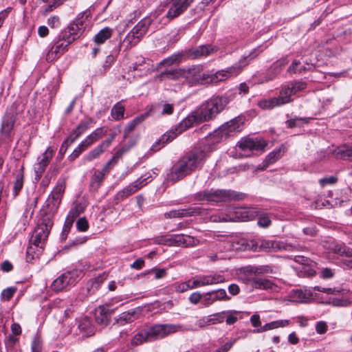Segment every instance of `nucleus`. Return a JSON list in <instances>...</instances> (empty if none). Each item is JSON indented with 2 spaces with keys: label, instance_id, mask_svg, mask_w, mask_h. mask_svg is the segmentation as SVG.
Segmentation results:
<instances>
[{
  "label": "nucleus",
  "instance_id": "nucleus-2",
  "mask_svg": "<svg viewBox=\"0 0 352 352\" xmlns=\"http://www.w3.org/2000/svg\"><path fill=\"white\" fill-rule=\"evenodd\" d=\"M159 78L162 80L184 79L191 86L204 85L208 84V73L204 72L202 65H193L188 67L166 70L160 74Z\"/></svg>",
  "mask_w": 352,
  "mask_h": 352
},
{
  "label": "nucleus",
  "instance_id": "nucleus-1",
  "mask_svg": "<svg viewBox=\"0 0 352 352\" xmlns=\"http://www.w3.org/2000/svg\"><path fill=\"white\" fill-rule=\"evenodd\" d=\"M205 157V153L199 149L187 153L173 166L166 175V180L175 183L183 179L195 170Z\"/></svg>",
  "mask_w": 352,
  "mask_h": 352
},
{
  "label": "nucleus",
  "instance_id": "nucleus-11",
  "mask_svg": "<svg viewBox=\"0 0 352 352\" xmlns=\"http://www.w3.org/2000/svg\"><path fill=\"white\" fill-rule=\"evenodd\" d=\"M290 89L287 85L282 87L278 97L270 99L262 100L258 102V105L263 109H272L274 107L287 104L292 101Z\"/></svg>",
  "mask_w": 352,
  "mask_h": 352
},
{
  "label": "nucleus",
  "instance_id": "nucleus-5",
  "mask_svg": "<svg viewBox=\"0 0 352 352\" xmlns=\"http://www.w3.org/2000/svg\"><path fill=\"white\" fill-rule=\"evenodd\" d=\"M245 195L230 190H210L198 192L196 199L207 201H229L232 200H243Z\"/></svg>",
  "mask_w": 352,
  "mask_h": 352
},
{
  "label": "nucleus",
  "instance_id": "nucleus-21",
  "mask_svg": "<svg viewBox=\"0 0 352 352\" xmlns=\"http://www.w3.org/2000/svg\"><path fill=\"white\" fill-rule=\"evenodd\" d=\"M113 310L107 309L104 306H100L96 309L95 317L98 323L107 325L110 322V317Z\"/></svg>",
  "mask_w": 352,
  "mask_h": 352
},
{
  "label": "nucleus",
  "instance_id": "nucleus-8",
  "mask_svg": "<svg viewBox=\"0 0 352 352\" xmlns=\"http://www.w3.org/2000/svg\"><path fill=\"white\" fill-rule=\"evenodd\" d=\"M246 58L241 60L238 64L230 67L226 69H221L215 74H210L208 73V84H217L219 82L224 81L229 78L236 76L240 73L242 68L245 67L248 63L245 62Z\"/></svg>",
  "mask_w": 352,
  "mask_h": 352
},
{
  "label": "nucleus",
  "instance_id": "nucleus-20",
  "mask_svg": "<svg viewBox=\"0 0 352 352\" xmlns=\"http://www.w3.org/2000/svg\"><path fill=\"white\" fill-rule=\"evenodd\" d=\"M111 144V140H106L100 145L91 150L87 155L83 157L85 162H91L98 158Z\"/></svg>",
  "mask_w": 352,
  "mask_h": 352
},
{
  "label": "nucleus",
  "instance_id": "nucleus-55",
  "mask_svg": "<svg viewBox=\"0 0 352 352\" xmlns=\"http://www.w3.org/2000/svg\"><path fill=\"white\" fill-rule=\"evenodd\" d=\"M295 261L303 265H307L311 267H312L315 264V263L311 261L309 258L302 256H296L295 257Z\"/></svg>",
  "mask_w": 352,
  "mask_h": 352
},
{
  "label": "nucleus",
  "instance_id": "nucleus-7",
  "mask_svg": "<svg viewBox=\"0 0 352 352\" xmlns=\"http://www.w3.org/2000/svg\"><path fill=\"white\" fill-rule=\"evenodd\" d=\"M199 122H198V120L197 119V116H195V111H193L190 115H189L180 122L178 127L179 129H176L175 130L176 131H178L177 133H176L175 131H170L165 133L161 137V138L157 142H156L152 146L151 150L155 152L160 150L161 147L164 146V144L175 139L179 133H181L183 131L189 129L195 123Z\"/></svg>",
  "mask_w": 352,
  "mask_h": 352
},
{
  "label": "nucleus",
  "instance_id": "nucleus-45",
  "mask_svg": "<svg viewBox=\"0 0 352 352\" xmlns=\"http://www.w3.org/2000/svg\"><path fill=\"white\" fill-rule=\"evenodd\" d=\"M135 319L134 313L124 312L117 320V322L120 325H124L126 323L131 322Z\"/></svg>",
  "mask_w": 352,
  "mask_h": 352
},
{
  "label": "nucleus",
  "instance_id": "nucleus-49",
  "mask_svg": "<svg viewBox=\"0 0 352 352\" xmlns=\"http://www.w3.org/2000/svg\"><path fill=\"white\" fill-rule=\"evenodd\" d=\"M105 175L106 173H104V172H103L102 170L95 172L91 179V185H96V187L98 188L102 182L103 181Z\"/></svg>",
  "mask_w": 352,
  "mask_h": 352
},
{
  "label": "nucleus",
  "instance_id": "nucleus-62",
  "mask_svg": "<svg viewBox=\"0 0 352 352\" xmlns=\"http://www.w3.org/2000/svg\"><path fill=\"white\" fill-rule=\"evenodd\" d=\"M19 339L14 336V335H9L6 338L5 344L10 347L14 346V345L18 342Z\"/></svg>",
  "mask_w": 352,
  "mask_h": 352
},
{
  "label": "nucleus",
  "instance_id": "nucleus-6",
  "mask_svg": "<svg viewBox=\"0 0 352 352\" xmlns=\"http://www.w3.org/2000/svg\"><path fill=\"white\" fill-rule=\"evenodd\" d=\"M53 226L52 221L49 215H45L41 220L34 229L30 242L38 248V252H42L44 248L50 230Z\"/></svg>",
  "mask_w": 352,
  "mask_h": 352
},
{
  "label": "nucleus",
  "instance_id": "nucleus-31",
  "mask_svg": "<svg viewBox=\"0 0 352 352\" xmlns=\"http://www.w3.org/2000/svg\"><path fill=\"white\" fill-rule=\"evenodd\" d=\"M184 10H186L185 6H183L179 1H178L173 3V5L170 7L166 16L168 18L172 19L178 16Z\"/></svg>",
  "mask_w": 352,
  "mask_h": 352
},
{
  "label": "nucleus",
  "instance_id": "nucleus-25",
  "mask_svg": "<svg viewBox=\"0 0 352 352\" xmlns=\"http://www.w3.org/2000/svg\"><path fill=\"white\" fill-rule=\"evenodd\" d=\"M287 62L284 59L278 60L275 62L267 71V78L265 80L267 82L274 78L278 74L280 73L283 67L286 65Z\"/></svg>",
  "mask_w": 352,
  "mask_h": 352
},
{
  "label": "nucleus",
  "instance_id": "nucleus-51",
  "mask_svg": "<svg viewBox=\"0 0 352 352\" xmlns=\"http://www.w3.org/2000/svg\"><path fill=\"white\" fill-rule=\"evenodd\" d=\"M16 291V288L14 287H8L2 291L1 297L2 300H10Z\"/></svg>",
  "mask_w": 352,
  "mask_h": 352
},
{
  "label": "nucleus",
  "instance_id": "nucleus-59",
  "mask_svg": "<svg viewBox=\"0 0 352 352\" xmlns=\"http://www.w3.org/2000/svg\"><path fill=\"white\" fill-rule=\"evenodd\" d=\"M314 290L327 293L328 294H338L340 292L339 290H338L335 288H326V287H322L320 286H316V287H314Z\"/></svg>",
  "mask_w": 352,
  "mask_h": 352
},
{
  "label": "nucleus",
  "instance_id": "nucleus-33",
  "mask_svg": "<svg viewBox=\"0 0 352 352\" xmlns=\"http://www.w3.org/2000/svg\"><path fill=\"white\" fill-rule=\"evenodd\" d=\"M183 56H184V54L182 52L178 53L176 54H173V55L164 59L160 63V64L165 65V66H168V67L173 65H178L179 63H180L182 61Z\"/></svg>",
  "mask_w": 352,
  "mask_h": 352
},
{
  "label": "nucleus",
  "instance_id": "nucleus-50",
  "mask_svg": "<svg viewBox=\"0 0 352 352\" xmlns=\"http://www.w3.org/2000/svg\"><path fill=\"white\" fill-rule=\"evenodd\" d=\"M61 54V52L58 49L56 50V47L53 46L47 53L45 59L47 62H52L59 57Z\"/></svg>",
  "mask_w": 352,
  "mask_h": 352
},
{
  "label": "nucleus",
  "instance_id": "nucleus-17",
  "mask_svg": "<svg viewBox=\"0 0 352 352\" xmlns=\"http://www.w3.org/2000/svg\"><path fill=\"white\" fill-rule=\"evenodd\" d=\"M201 208L199 207L173 210L164 213L166 219L182 218L200 214Z\"/></svg>",
  "mask_w": 352,
  "mask_h": 352
},
{
  "label": "nucleus",
  "instance_id": "nucleus-40",
  "mask_svg": "<svg viewBox=\"0 0 352 352\" xmlns=\"http://www.w3.org/2000/svg\"><path fill=\"white\" fill-rule=\"evenodd\" d=\"M337 157L352 160V146L340 148L336 153Z\"/></svg>",
  "mask_w": 352,
  "mask_h": 352
},
{
  "label": "nucleus",
  "instance_id": "nucleus-54",
  "mask_svg": "<svg viewBox=\"0 0 352 352\" xmlns=\"http://www.w3.org/2000/svg\"><path fill=\"white\" fill-rule=\"evenodd\" d=\"M84 210V206L81 204H76L75 206L71 209L69 212L70 217L72 218H76L81 212Z\"/></svg>",
  "mask_w": 352,
  "mask_h": 352
},
{
  "label": "nucleus",
  "instance_id": "nucleus-29",
  "mask_svg": "<svg viewBox=\"0 0 352 352\" xmlns=\"http://www.w3.org/2000/svg\"><path fill=\"white\" fill-rule=\"evenodd\" d=\"M290 321L288 320H278L265 324L257 330V332H264L272 329H275L279 327H284L289 325Z\"/></svg>",
  "mask_w": 352,
  "mask_h": 352
},
{
  "label": "nucleus",
  "instance_id": "nucleus-39",
  "mask_svg": "<svg viewBox=\"0 0 352 352\" xmlns=\"http://www.w3.org/2000/svg\"><path fill=\"white\" fill-rule=\"evenodd\" d=\"M90 145L88 144L87 142L85 140L82 141L78 146L73 151V153L69 156V160L72 162L74 161L80 154L84 151Z\"/></svg>",
  "mask_w": 352,
  "mask_h": 352
},
{
  "label": "nucleus",
  "instance_id": "nucleus-23",
  "mask_svg": "<svg viewBox=\"0 0 352 352\" xmlns=\"http://www.w3.org/2000/svg\"><path fill=\"white\" fill-rule=\"evenodd\" d=\"M72 281V279L69 273L63 274L53 281L51 287L53 290L59 292L71 284Z\"/></svg>",
  "mask_w": 352,
  "mask_h": 352
},
{
  "label": "nucleus",
  "instance_id": "nucleus-3",
  "mask_svg": "<svg viewBox=\"0 0 352 352\" xmlns=\"http://www.w3.org/2000/svg\"><path fill=\"white\" fill-rule=\"evenodd\" d=\"M238 244L240 245L238 248L243 251L251 250L253 252H270L272 250H286L290 252L296 249V246L289 243H286L283 241L265 239L248 241L242 239L239 241Z\"/></svg>",
  "mask_w": 352,
  "mask_h": 352
},
{
  "label": "nucleus",
  "instance_id": "nucleus-10",
  "mask_svg": "<svg viewBox=\"0 0 352 352\" xmlns=\"http://www.w3.org/2000/svg\"><path fill=\"white\" fill-rule=\"evenodd\" d=\"M212 218L213 221L219 222L244 221L252 219L254 214L246 208H236L228 214L222 213L214 215Z\"/></svg>",
  "mask_w": 352,
  "mask_h": 352
},
{
  "label": "nucleus",
  "instance_id": "nucleus-46",
  "mask_svg": "<svg viewBox=\"0 0 352 352\" xmlns=\"http://www.w3.org/2000/svg\"><path fill=\"white\" fill-rule=\"evenodd\" d=\"M223 311L214 314L213 315H210L207 316L208 320L209 325L216 324L219 323H221L224 321V316Z\"/></svg>",
  "mask_w": 352,
  "mask_h": 352
},
{
  "label": "nucleus",
  "instance_id": "nucleus-28",
  "mask_svg": "<svg viewBox=\"0 0 352 352\" xmlns=\"http://www.w3.org/2000/svg\"><path fill=\"white\" fill-rule=\"evenodd\" d=\"M147 342H152L148 329L142 330L135 334L131 340V344L138 346Z\"/></svg>",
  "mask_w": 352,
  "mask_h": 352
},
{
  "label": "nucleus",
  "instance_id": "nucleus-38",
  "mask_svg": "<svg viewBox=\"0 0 352 352\" xmlns=\"http://www.w3.org/2000/svg\"><path fill=\"white\" fill-rule=\"evenodd\" d=\"M283 150L282 147H280L278 148L274 149L272 152L270 153L266 158H265V162L267 164H273L275 162H276L278 159H280L283 155Z\"/></svg>",
  "mask_w": 352,
  "mask_h": 352
},
{
  "label": "nucleus",
  "instance_id": "nucleus-56",
  "mask_svg": "<svg viewBox=\"0 0 352 352\" xmlns=\"http://www.w3.org/2000/svg\"><path fill=\"white\" fill-rule=\"evenodd\" d=\"M149 273L153 274L155 279H160L166 275V270L161 268H153L150 270Z\"/></svg>",
  "mask_w": 352,
  "mask_h": 352
},
{
  "label": "nucleus",
  "instance_id": "nucleus-58",
  "mask_svg": "<svg viewBox=\"0 0 352 352\" xmlns=\"http://www.w3.org/2000/svg\"><path fill=\"white\" fill-rule=\"evenodd\" d=\"M327 324L324 321H320L316 324V331L319 334H323L327 331Z\"/></svg>",
  "mask_w": 352,
  "mask_h": 352
},
{
  "label": "nucleus",
  "instance_id": "nucleus-30",
  "mask_svg": "<svg viewBox=\"0 0 352 352\" xmlns=\"http://www.w3.org/2000/svg\"><path fill=\"white\" fill-rule=\"evenodd\" d=\"M113 33V30L109 28H104L101 30L95 36L94 41L96 44L100 45L104 43L107 39L110 38Z\"/></svg>",
  "mask_w": 352,
  "mask_h": 352
},
{
  "label": "nucleus",
  "instance_id": "nucleus-47",
  "mask_svg": "<svg viewBox=\"0 0 352 352\" xmlns=\"http://www.w3.org/2000/svg\"><path fill=\"white\" fill-rule=\"evenodd\" d=\"M157 108L161 110L162 115H170L173 112V104L161 102L157 105Z\"/></svg>",
  "mask_w": 352,
  "mask_h": 352
},
{
  "label": "nucleus",
  "instance_id": "nucleus-52",
  "mask_svg": "<svg viewBox=\"0 0 352 352\" xmlns=\"http://www.w3.org/2000/svg\"><path fill=\"white\" fill-rule=\"evenodd\" d=\"M223 313H224V320L226 319L227 324L230 325L237 321L238 318L236 316H234L232 311H223Z\"/></svg>",
  "mask_w": 352,
  "mask_h": 352
},
{
  "label": "nucleus",
  "instance_id": "nucleus-22",
  "mask_svg": "<svg viewBox=\"0 0 352 352\" xmlns=\"http://www.w3.org/2000/svg\"><path fill=\"white\" fill-rule=\"evenodd\" d=\"M147 182H146V179L140 178L135 181L134 182H133L132 184H129L122 191H120L119 192V195L122 198L126 197L135 193L136 191L140 189L142 186H145Z\"/></svg>",
  "mask_w": 352,
  "mask_h": 352
},
{
  "label": "nucleus",
  "instance_id": "nucleus-43",
  "mask_svg": "<svg viewBox=\"0 0 352 352\" xmlns=\"http://www.w3.org/2000/svg\"><path fill=\"white\" fill-rule=\"evenodd\" d=\"M292 95L304 90L307 87V85L303 82H292L287 85Z\"/></svg>",
  "mask_w": 352,
  "mask_h": 352
},
{
  "label": "nucleus",
  "instance_id": "nucleus-35",
  "mask_svg": "<svg viewBox=\"0 0 352 352\" xmlns=\"http://www.w3.org/2000/svg\"><path fill=\"white\" fill-rule=\"evenodd\" d=\"M272 270L270 267L267 265L258 266V267H249L246 270V272L249 275L252 274H263L272 272Z\"/></svg>",
  "mask_w": 352,
  "mask_h": 352
},
{
  "label": "nucleus",
  "instance_id": "nucleus-53",
  "mask_svg": "<svg viewBox=\"0 0 352 352\" xmlns=\"http://www.w3.org/2000/svg\"><path fill=\"white\" fill-rule=\"evenodd\" d=\"M338 182V177L335 176H331L329 177H324L319 179V184L322 187H324L327 185H333Z\"/></svg>",
  "mask_w": 352,
  "mask_h": 352
},
{
  "label": "nucleus",
  "instance_id": "nucleus-64",
  "mask_svg": "<svg viewBox=\"0 0 352 352\" xmlns=\"http://www.w3.org/2000/svg\"><path fill=\"white\" fill-rule=\"evenodd\" d=\"M189 289V285L186 282H184L175 285V290L177 292L182 293Z\"/></svg>",
  "mask_w": 352,
  "mask_h": 352
},
{
  "label": "nucleus",
  "instance_id": "nucleus-27",
  "mask_svg": "<svg viewBox=\"0 0 352 352\" xmlns=\"http://www.w3.org/2000/svg\"><path fill=\"white\" fill-rule=\"evenodd\" d=\"M274 285L270 280L254 276L252 281V287L258 289H272Z\"/></svg>",
  "mask_w": 352,
  "mask_h": 352
},
{
  "label": "nucleus",
  "instance_id": "nucleus-4",
  "mask_svg": "<svg viewBox=\"0 0 352 352\" xmlns=\"http://www.w3.org/2000/svg\"><path fill=\"white\" fill-rule=\"evenodd\" d=\"M228 102V97L217 96L213 97L203 103L194 111L198 122H206L213 119L225 108Z\"/></svg>",
  "mask_w": 352,
  "mask_h": 352
},
{
  "label": "nucleus",
  "instance_id": "nucleus-57",
  "mask_svg": "<svg viewBox=\"0 0 352 352\" xmlns=\"http://www.w3.org/2000/svg\"><path fill=\"white\" fill-rule=\"evenodd\" d=\"M76 226L78 230L85 232L88 229L89 224L85 218H80L76 222Z\"/></svg>",
  "mask_w": 352,
  "mask_h": 352
},
{
  "label": "nucleus",
  "instance_id": "nucleus-18",
  "mask_svg": "<svg viewBox=\"0 0 352 352\" xmlns=\"http://www.w3.org/2000/svg\"><path fill=\"white\" fill-rule=\"evenodd\" d=\"M214 48L211 45H200L197 47L186 50L185 54L188 58L195 59L203 56H207L213 52Z\"/></svg>",
  "mask_w": 352,
  "mask_h": 352
},
{
  "label": "nucleus",
  "instance_id": "nucleus-32",
  "mask_svg": "<svg viewBox=\"0 0 352 352\" xmlns=\"http://www.w3.org/2000/svg\"><path fill=\"white\" fill-rule=\"evenodd\" d=\"M148 114L145 113L141 115L140 116L136 117L132 121H131L126 126L124 133V137L126 138L128 137L129 134L132 132L136 126L141 123L146 117Z\"/></svg>",
  "mask_w": 352,
  "mask_h": 352
},
{
  "label": "nucleus",
  "instance_id": "nucleus-41",
  "mask_svg": "<svg viewBox=\"0 0 352 352\" xmlns=\"http://www.w3.org/2000/svg\"><path fill=\"white\" fill-rule=\"evenodd\" d=\"M41 252H38V248L34 245L33 243L30 242V245L27 248V261L32 262V261H33L35 257H38Z\"/></svg>",
  "mask_w": 352,
  "mask_h": 352
},
{
  "label": "nucleus",
  "instance_id": "nucleus-44",
  "mask_svg": "<svg viewBox=\"0 0 352 352\" xmlns=\"http://www.w3.org/2000/svg\"><path fill=\"white\" fill-rule=\"evenodd\" d=\"M124 112V106L120 103H117L111 109V116L115 120H120L123 118Z\"/></svg>",
  "mask_w": 352,
  "mask_h": 352
},
{
  "label": "nucleus",
  "instance_id": "nucleus-13",
  "mask_svg": "<svg viewBox=\"0 0 352 352\" xmlns=\"http://www.w3.org/2000/svg\"><path fill=\"white\" fill-rule=\"evenodd\" d=\"M53 155V149L51 147H48L45 151L37 158L33 167L35 173V180L38 181L41 178L43 173L45 172L46 167L49 165Z\"/></svg>",
  "mask_w": 352,
  "mask_h": 352
},
{
  "label": "nucleus",
  "instance_id": "nucleus-24",
  "mask_svg": "<svg viewBox=\"0 0 352 352\" xmlns=\"http://www.w3.org/2000/svg\"><path fill=\"white\" fill-rule=\"evenodd\" d=\"M311 296L310 292H303L302 289L293 290L289 295L290 300L297 303L307 302Z\"/></svg>",
  "mask_w": 352,
  "mask_h": 352
},
{
  "label": "nucleus",
  "instance_id": "nucleus-37",
  "mask_svg": "<svg viewBox=\"0 0 352 352\" xmlns=\"http://www.w3.org/2000/svg\"><path fill=\"white\" fill-rule=\"evenodd\" d=\"M65 190L63 185L59 184L56 186L52 191L50 199L55 201V204H59L61 199L62 195Z\"/></svg>",
  "mask_w": 352,
  "mask_h": 352
},
{
  "label": "nucleus",
  "instance_id": "nucleus-12",
  "mask_svg": "<svg viewBox=\"0 0 352 352\" xmlns=\"http://www.w3.org/2000/svg\"><path fill=\"white\" fill-rule=\"evenodd\" d=\"M151 23V19L149 18L142 19L126 35L124 42L131 46L137 45L140 39L146 33Z\"/></svg>",
  "mask_w": 352,
  "mask_h": 352
},
{
  "label": "nucleus",
  "instance_id": "nucleus-14",
  "mask_svg": "<svg viewBox=\"0 0 352 352\" xmlns=\"http://www.w3.org/2000/svg\"><path fill=\"white\" fill-rule=\"evenodd\" d=\"M243 124V119L242 118H235L221 126L218 129V133L220 134L222 138L232 135L235 133L241 131Z\"/></svg>",
  "mask_w": 352,
  "mask_h": 352
},
{
  "label": "nucleus",
  "instance_id": "nucleus-34",
  "mask_svg": "<svg viewBox=\"0 0 352 352\" xmlns=\"http://www.w3.org/2000/svg\"><path fill=\"white\" fill-rule=\"evenodd\" d=\"M106 133L107 130H105L104 128H98L96 129L91 134L88 135L85 140L87 142L88 144L91 146L95 142L100 139Z\"/></svg>",
  "mask_w": 352,
  "mask_h": 352
},
{
  "label": "nucleus",
  "instance_id": "nucleus-16",
  "mask_svg": "<svg viewBox=\"0 0 352 352\" xmlns=\"http://www.w3.org/2000/svg\"><path fill=\"white\" fill-rule=\"evenodd\" d=\"M197 242V239L189 235H173L170 237H165V245H168L193 246L195 245Z\"/></svg>",
  "mask_w": 352,
  "mask_h": 352
},
{
  "label": "nucleus",
  "instance_id": "nucleus-42",
  "mask_svg": "<svg viewBox=\"0 0 352 352\" xmlns=\"http://www.w3.org/2000/svg\"><path fill=\"white\" fill-rule=\"evenodd\" d=\"M207 295L212 296V297H214L215 302L217 300H224L229 299V298L227 296L226 290L223 289L209 292L207 293Z\"/></svg>",
  "mask_w": 352,
  "mask_h": 352
},
{
  "label": "nucleus",
  "instance_id": "nucleus-19",
  "mask_svg": "<svg viewBox=\"0 0 352 352\" xmlns=\"http://www.w3.org/2000/svg\"><path fill=\"white\" fill-rule=\"evenodd\" d=\"M88 128V124L86 122H80L75 130L70 134L69 137L63 143L60 151H63V148H65V151L67 150L69 145L74 142L78 137L85 132Z\"/></svg>",
  "mask_w": 352,
  "mask_h": 352
},
{
  "label": "nucleus",
  "instance_id": "nucleus-60",
  "mask_svg": "<svg viewBox=\"0 0 352 352\" xmlns=\"http://www.w3.org/2000/svg\"><path fill=\"white\" fill-rule=\"evenodd\" d=\"M202 298V294L198 292L191 294L189 296L190 302L193 305L199 303Z\"/></svg>",
  "mask_w": 352,
  "mask_h": 352
},
{
  "label": "nucleus",
  "instance_id": "nucleus-48",
  "mask_svg": "<svg viewBox=\"0 0 352 352\" xmlns=\"http://www.w3.org/2000/svg\"><path fill=\"white\" fill-rule=\"evenodd\" d=\"M23 186V176L21 173L16 176L14 185V197H16Z\"/></svg>",
  "mask_w": 352,
  "mask_h": 352
},
{
  "label": "nucleus",
  "instance_id": "nucleus-9",
  "mask_svg": "<svg viewBox=\"0 0 352 352\" xmlns=\"http://www.w3.org/2000/svg\"><path fill=\"white\" fill-rule=\"evenodd\" d=\"M152 342L182 331V326L176 324H156L148 328Z\"/></svg>",
  "mask_w": 352,
  "mask_h": 352
},
{
  "label": "nucleus",
  "instance_id": "nucleus-36",
  "mask_svg": "<svg viewBox=\"0 0 352 352\" xmlns=\"http://www.w3.org/2000/svg\"><path fill=\"white\" fill-rule=\"evenodd\" d=\"M205 285H215L218 283H221L225 282V278L221 276V274H209V275H205Z\"/></svg>",
  "mask_w": 352,
  "mask_h": 352
},
{
  "label": "nucleus",
  "instance_id": "nucleus-61",
  "mask_svg": "<svg viewBox=\"0 0 352 352\" xmlns=\"http://www.w3.org/2000/svg\"><path fill=\"white\" fill-rule=\"evenodd\" d=\"M271 224V221L268 217L263 216L259 217L258 220V225L262 228H267Z\"/></svg>",
  "mask_w": 352,
  "mask_h": 352
},
{
  "label": "nucleus",
  "instance_id": "nucleus-15",
  "mask_svg": "<svg viewBox=\"0 0 352 352\" xmlns=\"http://www.w3.org/2000/svg\"><path fill=\"white\" fill-rule=\"evenodd\" d=\"M237 146L242 151H264L267 143L261 139H242L238 142Z\"/></svg>",
  "mask_w": 352,
  "mask_h": 352
},
{
  "label": "nucleus",
  "instance_id": "nucleus-63",
  "mask_svg": "<svg viewBox=\"0 0 352 352\" xmlns=\"http://www.w3.org/2000/svg\"><path fill=\"white\" fill-rule=\"evenodd\" d=\"M47 24L52 28H56L60 24V19L57 16H53L48 19Z\"/></svg>",
  "mask_w": 352,
  "mask_h": 352
},
{
  "label": "nucleus",
  "instance_id": "nucleus-26",
  "mask_svg": "<svg viewBox=\"0 0 352 352\" xmlns=\"http://www.w3.org/2000/svg\"><path fill=\"white\" fill-rule=\"evenodd\" d=\"M15 123V116L14 114L7 113L3 118L1 124V133L5 135H9L12 130Z\"/></svg>",
  "mask_w": 352,
  "mask_h": 352
}]
</instances>
